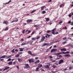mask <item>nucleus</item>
Here are the masks:
<instances>
[{
  "instance_id": "obj_1",
  "label": "nucleus",
  "mask_w": 73,
  "mask_h": 73,
  "mask_svg": "<svg viewBox=\"0 0 73 73\" xmlns=\"http://www.w3.org/2000/svg\"><path fill=\"white\" fill-rule=\"evenodd\" d=\"M62 53L63 54H66V52H62L57 53H56V55H57V56H59V57H62V56L61 55H59V54H62Z\"/></svg>"
},
{
  "instance_id": "obj_2",
  "label": "nucleus",
  "mask_w": 73,
  "mask_h": 73,
  "mask_svg": "<svg viewBox=\"0 0 73 73\" xmlns=\"http://www.w3.org/2000/svg\"><path fill=\"white\" fill-rule=\"evenodd\" d=\"M64 63V60L61 59L59 60V62H58V64L60 65L61 64Z\"/></svg>"
},
{
  "instance_id": "obj_3",
  "label": "nucleus",
  "mask_w": 73,
  "mask_h": 73,
  "mask_svg": "<svg viewBox=\"0 0 73 73\" xmlns=\"http://www.w3.org/2000/svg\"><path fill=\"white\" fill-rule=\"evenodd\" d=\"M56 29L55 28V29H53L51 31H52V32H51L52 34H53V35H55V32H54V31H56Z\"/></svg>"
},
{
  "instance_id": "obj_4",
  "label": "nucleus",
  "mask_w": 73,
  "mask_h": 73,
  "mask_svg": "<svg viewBox=\"0 0 73 73\" xmlns=\"http://www.w3.org/2000/svg\"><path fill=\"white\" fill-rule=\"evenodd\" d=\"M57 49L56 48H53L51 50V52L52 53L53 52H56L57 50Z\"/></svg>"
},
{
  "instance_id": "obj_5",
  "label": "nucleus",
  "mask_w": 73,
  "mask_h": 73,
  "mask_svg": "<svg viewBox=\"0 0 73 73\" xmlns=\"http://www.w3.org/2000/svg\"><path fill=\"white\" fill-rule=\"evenodd\" d=\"M25 66L24 67V68H26L27 69H28L29 68V66L28 64H25Z\"/></svg>"
},
{
  "instance_id": "obj_6",
  "label": "nucleus",
  "mask_w": 73,
  "mask_h": 73,
  "mask_svg": "<svg viewBox=\"0 0 73 73\" xmlns=\"http://www.w3.org/2000/svg\"><path fill=\"white\" fill-rule=\"evenodd\" d=\"M33 59H29V63H31V62H35V61L33 60Z\"/></svg>"
},
{
  "instance_id": "obj_7",
  "label": "nucleus",
  "mask_w": 73,
  "mask_h": 73,
  "mask_svg": "<svg viewBox=\"0 0 73 73\" xmlns=\"http://www.w3.org/2000/svg\"><path fill=\"white\" fill-rule=\"evenodd\" d=\"M27 23H31V22H32L33 21V20L32 19H28L26 21Z\"/></svg>"
},
{
  "instance_id": "obj_8",
  "label": "nucleus",
  "mask_w": 73,
  "mask_h": 73,
  "mask_svg": "<svg viewBox=\"0 0 73 73\" xmlns=\"http://www.w3.org/2000/svg\"><path fill=\"white\" fill-rule=\"evenodd\" d=\"M9 69V67L6 66V67H5V68L3 69V71H5V70H6Z\"/></svg>"
},
{
  "instance_id": "obj_9",
  "label": "nucleus",
  "mask_w": 73,
  "mask_h": 73,
  "mask_svg": "<svg viewBox=\"0 0 73 73\" xmlns=\"http://www.w3.org/2000/svg\"><path fill=\"white\" fill-rule=\"evenodd\" d=\"M45 38H45L44 36H43L41 39V42H42V41H44V40Z\"/></svg>"
},
{
  "instance_id": "obj_10",
  "label": "nucleus",
  "mask_w": 73,
  "mask_h": 73,
  "mask_svg": "<svg viewBox=\"0 0 73 73\" xmlns=\"http://www.w3.org/2000/svg\"><path fill=\"white\" fill-rule=\"evenodd\" d=\"M9 23L8 21H4L3 23V24H6V25H8V24Z\"/></svg>"
},
{
  "instance_id": "obj_11",
  "label": "nucleus",
  "mask_w": 73,
  "mask_h": 73,
  "mask_svg": "<svg viewBox=\"0 0 73 73\" xmlns=\"http://www.w3.org/2000/svg\"><path fill=\"white\" fill-rule=\"evenodd\" d=\"M61 51H66V49L65 48H62L60 49Z\"/></svg>"
},
{
  "instance_id": "obj_12",
  "label": "nucleus",
  "mask_w": 73,
  "mask_h": 73,
  "mask_svg": "<svg viewBox=\"0 0 73 73\" xmlns=\"http://www.w3.org/2000/svg\"><path fill=\"white\" fill-rule=\"evenodd\" d=\"M27 44H28V43L24 42L21 45V46H24V45H27Z\"/></svg>"
},
{
  "instance_id": "obj_13",
  "label": "nucleus",
  "mask_w": 73,
  "mask_h": 73,
  "mask_svg": "<svg viewBox=\"0 0 73 73\" xmlns=\"http://www.w3.org/2000/svg\"><path fill=\"white\" fill-rule=\"evenodd\" d=\"M38 26H39V25H34V27H36V29H38V28H37V27H38Z\"/></svg>"
},
{
  "instance_id": "obj_14",
  "label": "nucleus",
  "mask_w": 73,
  "mask_h": 73,
  "mask_svg": "<svg viewBox=\"0 0 73 73\" xmlns=\"http://www.w3.org/2000/svg\"><path fill=\"white\" fill-rule=\"evenodd\" d=\"M40 62V60H38L37 61H36L34 62V64H37L38 63H39Z\"/></svg>"
},
{
  "instance_id": "obj_15",
  "label": "nucleus",
  "mask_w": 73,
  "mask_h": 73,
  "mask_svg": "<svg viewBox=\"0 0 73 73\" xmlns=\"http://www.w3.org/2000/svg\"><path fill=\"white\" fill-rule=\"evenodd\" d=\"M18 61L19 62H22L23 61V59H20V58H19L18 59Z\"/></svg>"
},
{
  "instance_id": "obj_16",
  "label": "nucleus",
  "mask_w": 73,
  "mask_h": 73,
  "mask_svg": "<svg viewBox=\"0 0 73 73\" xmlns=\"http://www.w3.org/2000/svg\"><path fill=\"white\" fill-rule=\"evenodd\" d=\"M5 57H6V55H3V56H2L0 57V58H5Z\"/></svg>"
},
{
  "instance_id": "obj_17",
  "label": "nucleus",
  "mask_w": 73,
  "mask_h": 73,
  "mask_svg": "<svg viewBox=\"0 0 73 73\" xmlns=\"http://www.w3.org/2000/svg\"><path fill=\"white\" fill-rule=\"evenodd\" d=\"M70 54H67L64 56V57H70Z\"/></svg>"
},
{
  "instance_id": "obj_18",
  "label": "nucleus",
  "mask_w": 73,
  "mask_h": 73,
  "mask_svg": "<svg viewBox=\"0 0 73 73\" xmlns=\"http://www.w3.org/2000/svg\"><path fill=\"white\" fill-rule=\"evenodd\" d=\"M28 54H30V55H32V52H31V51H28Z\"/></svg>"
},
{
  "instance_id": "obj_19",
  "label": "nucleus",
  "mask_w": 73,
  "mask_h": 73,
  "mask_svg": "<svg viewBox=\"0 0 73 73\" xmlns=\"http://www.w3.org/2000/svg\"><path fill=\"white\" fill-rule=\"evenodd\" d=\"M38 66L40 68H41V67H42V65L41 64H39L38 65Z\"/></svg>"
},
{
  "instance_id": "obj_20",
  "label": "nucleus",
  "mask_w": 73,
  "mask_h": 73,
  "mask_svg": "<svg viewBox=\"0 0 73 73\" xmlns=\"http://www.w3.org/2000/svg\"><path fill=\"white\" fill-rule=\"evenodd\" d=\"M11 2V0H10L8 2L5 3V5H6L7 4H8Z\"/></svg>"
},
{
  "instance_id": "obj_21",
  "label": "nucleus",
  "mask_w": 73,
  "mask_h": 73,
  "mask_svg": "<svg viewBox=\"0 0 73 73\" xmlns=\"http://www.w3.org/2000/svg\"><path fill=\"white\" fill-rule=\"evenodd\" d=\"M19 49L20 52H22V51H23V49L24 48H19Z\"/></svg>"
},
{
  "instance_id": "obj_22",
  "label": "nucleus",
  "mask_w": 73,
  "mask_h": 73,
  "mask_svg": "<svg viewBox=\"0 0 73 73\" xmlns=\"http://www.w3.org/2000/svg\"><path fill=\"white\" fill-rule=\"evenodd\" d=\"M28 32L27 34H29L30 33H31V31H29V30H27L26 31V32Z\"/></svg>"
},
{
  "instance_id": "obj_23",
  "label": "nucleus",
  "mask_w": 73,
  "mask_h": 73,
  "mask_svg": "<svg viewBox=\"0 0 73 73\" xmlns=\"http://www.w3.org/2000/svg\"><path fill=\"white\" fill-rule=\"evenodd\" d=\"M12 57V55H10L6 57V59H8V58H11Z\"/></svg>"
},
{
  "instance_id": "obj_24",
  "label": "nucleus",
  "mask_w": 73,
  "mask_h": 73,
  "mask_svg": "<svg viewBox=\"0 0 73 73\" xmlns=\"http://www.w3.org/2000/svg\"><path fill=\"white\" fill-rule=\"evenodd\" d=\"M64 3L61 4L59 6L61 8L62 7H64Z\"/></svg>"
},
{
  "instance_id": "obj_25",
  "label": "nucleus",
  "mask_w": 73,
  "mask_h": 73,
  "mask_svg": "<svg viewBox=\"0 0 73 73\" xmlns=\"http://www.w3.org/2000/svg\"><path fill=\"white\" fill-rule=\"evenodd\" d=\"M45 20H46V21H49V18H45Z\"/></svg>"
},
{
  "instance_id": "obj_26",
  "label": "nucleus",
  "mask_w": 73,
  "mask_h": 73,
  "mask_svg": "<svg viewBox=\"0 0 73 73\" xmlns=\"http://www.w3.org/2000/svg\"><path fill=\"white\" fill-rule=\"evenodd\" d=\"M18 19L15 18V20H14V21L15 22H17V21H18Z\"/></svg>"
},
{
  "instance_id": "obj_27",
  "label": "nucleus",
  "mask_w": 73,
  "mask_h": 73,
  "mask_svg": "<svg viewBox=\"0 0 73 73\" xmlns=\"http://www.w3.org/2000/svg\"><path fill=\"white\" fill-rule=\"evenodd\" d=\"M45 7V6H42L41 7V10H44V8Z\"/></svg>"
},
{
  "instance_id": "obj_28",
  "label": "nucleus",
  "mask_w": 73,
  "mask_h": 73,
  "mask_svg": "<svg viewBox=\"0 0 73 73\" xmlns=\"http://www.w3.org/2000/svg\"><path fill=\"white\" fill-rule=\"evenodd\" d=\"M8 64L9 65H12V62H10L8 63Z\"/></svg>"
},
{
  "instance_id": "obj_29",
  "label": "nucleus",
  "mask_w": 73,
  "mask_h": 73,
  "mask_svg": "<svg viewBox=\"0 0 73 73\" xmlns=\"http://www.w3.org/2000/svg\"><path fill=\"white\" fill-rule=\"evenodd\" d=\"M49 68V66L48 65H46L45 66V68H46L47 69H48Z\"/></svg>"
},
{
  "instance_id": "obj_30",
  "label": "nucleus",
  "mask_w": 73,
  "mask_h": 73,
  "mask_svg": "<svg viewBox=\"0 0 73 73\" xmlns=\"http://www.w3.org/2000/svg\"><path fill=\"white\" fill-rule=\"evenodd\" d=\"M41 13L42 14H44V13H46V11H43Z\"/></svg>"
},
{
  "instance_id": "obj_31",
  "label": "nucleus",
  "mask_w": 73,
  "mask_h": 73,
  "mask_svg": "<svg viewBox=\"0 0 73 73\" xmlns=\"http://www.w3.org/2000/svg\"><path fill=\"white\" fill-rule=\"evenodd\" d=\"M36 10H33V11H32L31 13H34V12H36Z\"/></svg>"
},
{
  "instance_id": "obj_32",
  "label": "nucleus",
  "mask_w": 73,
  "mask_h": 73,
  "mask_svg": "<svg viewBox=\"0 0 73 73\" xmlns=\"http://www.w3.org/2000/svg\"><path fill=\"white\" fill-rule=\"evenodd\" d=\"M32 39L33 40V41H36V38H32Z\"/></svg>"
},
{
  "instance_id": "obj_33",
  "label": "nucleus",
  "mask_w": 73,
  "mask_h": 73,
  "mask_svg": "<svg viewBox=\"0 0 73 73\" xmlns=\"http://www.w3.org/2000/svg\"><path fill=\"white\" fill-rule=\"evenodd\" d=\"M40 69L38 67H37L36 68V69L35 70L36 71H39V70H38V69Z\"/></svg>"
},
{
  "instance_id": "obj_34",
  "label": "nucleus",
  "mask_w": 73,
  "mask_h": 73,
  "mask_svg": "<svg viewBox=\"0 0 73 73\" xmlns=\"http://www.w3.org/2000/svg\"><path fill=\"white\" fill-rule=\"evenodd\" d=\"M33 42V41L32 40H31L29 42L30 44H32V42Z\"/></svg>"
},
{
  "instance_id": "obj_35",
  "label": "nucleus",
  "mask_w": 73,
  "mask_h": 73,
  "mask_svg": "<svg viewBox=\"0 0 73 73\" xmlns=\"http://www.w3.org/2000/svg\"><path fill=\"white\" fill-rule=\"evenodd\" d=\"M35 33H36V32H35V31H33L31 34V36H32V35H33V34H34Z\"/></svg>"
},
{
  "instance_id": "obj_36",
  "label": "nucleus",
  "mask_w": 73,
  "mask_h": 73,
  "mask_svg": "<svg viewBox=\"0 0 73 73\" xmlns=\"http://www.w3.org/2000/svg\"><path fill=\"white\" fill-rule=\"evenodd\" d=\"M31 56H37V54H32Z\"/></svg>"
},
{
  "instance_id": "obj_37",
  "label": "nucleus",
  "mask_w": 73,
  "mask_h": 73,
  "mask_svg": "<svg viewBox=\"0 0 73 73\" xmlns=\"http://www.w3.org/2000/svg\"><path fill=\"white\" fill-rule=\"evenodd\" d=\"M9 29V28L8 27H7L5 29H4V31H8V30Z\"/></svg>"
},
{
  "instance_id": "obj_38",
  "label": "nucleus",
  "mask_w": 73,
  "mask_h": 73,
  "mask_svg": "<svg viewBox=\"0 0 73 73\" xmlns=\"http://www.w3.org/2000/svg\"><path fill=\"white\" fill-rule=\"evenodd\" d=\"M45 45H48V43H45L43 45V46H45Z\"/></svg>"
},
{
  "instance_id": "obj_39",
  "label": "nucleus",
  "mask_w": 73,
  "mask_h": 73,
  "mask_svg": "<svg viewBox=\"0 0 73 73\" xmlns=\"http://www.w3.org/2000/svg\"><path fill=\"white\" fill-rule=\"evenodd\" d=\"M52 68H56V66L53 65L52 66Z\"/></svg>"
},
{
  "instance_id": "obj_40",
  "label": "nucleus",
  "mask_w": 73,
  "mask_h": 73,
  "mask_svg": "<svg viewBox=\"0 0 73 73\" xmlns=\"http://www.w3.org/2000/svg\"><path fill=\"white\" fill-rule=\"evenodd\" d=\"M66 43H67V42L66 41H65L62 42V44H66Z\"/></svg>"
},
{
  "instance_id": "obj_41",
  "label": "nucleus",
  "mask_w": 73,
  "mask_h": 73,
  "mask_svg": "<svg viewBox=\"0 0 73 73\" xmlns=\"http://www.w3.org/2000/svg\"><path fill=\"white\" fill-rule=\"evenodd\" d=\"M11 60H12V59L9 58L8 59V60H7V61H11Z\"/></svg>"
},
{
  "instance_id": "obj_42",
  "label": "nucleus",
  "mask_w": 73,
  "mask_h": 73,
  "mask_svg": "<svg viewBox=\"0 0 73 73\" xmlns=\"http://www.w3.org/2000/svg\"><path fill=\"white\" fill-rule=\"evenodd\" d=\"M16 61H15V62H13V65H16Z\"/></svg>"
},
{
  "instance_id": "obj_43",
  "label": "nucleus",
  "mask_w": 73,
  "mask_h": 73,
  "mask_svg": "<svg viewBox=\"0 0 73 73\" xmlns=\"http://www.w3.org/2000/svg\"><path fill=\"white\" fill-rule=\"evenodd\" d=\"M40 38V36H37V37H36V39L37 40H38V39H39Z\"/></svg>"
},
{
  "instance_id": "obj_44",
  "label": "nucleus",
  "mask_w": 73,
  "mask_h": 73,
  "mask_svg": "<svg viewBox=\"0 0 73 73\" xmlns=\"http://www.w3.org/2000/svg\"><path fill=\"white\" fill-rule=\"evenodd\" d=\"M11 52H12V53H15V49H13L12 50Z\"/></svg>"
},
{
  "instance_id": "obj_45",
  "label": "nucleus",
  "mask_w": 73,
  "mask_h": 73,
  "mask_svg": "<svg viewBox=\"0 0 73 73\" xmlns=\"http://www.w3.org/2000/svg\"><path fill=\"white\" fill-rule=\"evenodd\" d=\"M66 37H65L63 38V40H66Z\"/></svg>"
},
{
  "instance_id": "obj_46",
  "label": "nucleus",
  "mask_w": 73,
  "mask_h": 73,
  "mask_svg": "<svg viewBox=\"0 0 73 73\" xmlns=\"http://www.w3.org/2000/svg\"><path fill=\"white\" fill-rule=\"evenodd\" d=\"M68 16H69V17H71V16H72V15L71 14V13H70V14L68 15Z\"/></svg>"
},
{
  "instance_id": "obj_47",
  "label": "nucleus",
  "mask_w": 73,
  "mask_h": 73,
  "mask_svg": "<svg viewBox=\"0 0 73 73\" xmlns=\"http://www.w3.org/2000/svg\"><path fill=\"white\" fill-rule=\"evenodd\" d=\"M25 30H24L22 31V33L23 34H24V33H25Z\"/></svg>"
},
{
  "instance_id": "obj_48",
  "label": "nucleus",
  "mask_w": 73,
  "mask_h": 73,
  "mask_svg": "<svg viewBox=\"0 0 73 73\" xmlns=\"http://www.w3.org/2000/svg\"><path fill=\"white\" fill-rule=\"evenodd\" d=\"M49 48H48L47 49V50L46 51V52H48L49 51Z\"/></svg>"
},
{
  "instance_id": "obj_49",
  "label": "nucleus",
  "mask_w": 73,
  "mask_h": 73,
  "mask_svg": "<svg viewBox=\"0 0 73 73\" xmlns=\"http://www.w3.org/2000/svg\"><path fill=\"white\" fill-rule=\"evenodd\" d=\"M19 54H18L17 55H16L15 57H19Z\"/></svg>"
},
{
  "instance_id": "obj_50",
  "label": "nucleus",
  "mask_w": 73,
  "mask_h": 73,
  "mask_svg": "<svg viewBox=\"0 0 73 73\" xmlns=\"http://www.w3.org/2000/svg\"><path fill=\"white\" fill-rule=\"evenodd\" d=\"M63 22L62 21H61L60 22H59V24H61Z\"/></svg>"
},
{
  "instance_id": "obj_51",
  "label": "nucleus",
  "mask_w": 73,
  "mask_h": 73,
  "mask_svg": "<svg viewBox=\"0 0 73 73\" xmlns=\"http://www.w3.org/2000/svg\"><path fill=\"white\" fill-rule=\"evenodd\" d=\"M68 38V39H70V40L71 41H73V39H72L71 38Z\"/></svg>"
},
{
  "instance_id": "obj_52",
  "label": "nucleus",
  "mask_w": 73,
  "mask_h": 73,
  "mask_svg": "<svg viewBox=\"0 0 73 73\" xmlns=\"http://www.w3.org/2000/svg\"><path fill=\"white\" fill-rule=\"evenodd\" d=\"M70 25H73V21L71 22Z\"/></svg>"
},
{
  "instance_id": "obj_53",
  "label": "nucleus",
  "mask_w": 73,
  "mask_h": 73,
  "mask_svg": "<svg viewBox=\"0 0 73 73\" xmlns=\"http://www.w3.org/2000/svg\"><path fill=\"white\" fill-rule=\"evenodd\" d=\"M49 57L50 58H53V57L52 56H49Z\"/></svg>"
},
{
  "instance_id": "obj_54",
  "label": "nucleus",
  "mask_w": 73,
  "mask_h": 73,
  "mask_svg": "<svg viewBox=\"0 0 73 73\" xmlns=\"http://www.w3.org/2000/svg\"><path fill=\"white\" fill-rule=\"evenodd\" d=\"M70 23H71V21H68V24H70Z\"/></svg>"
},
{
  "instance_id": "obj_55",
  "label": "nucleus",
  "mask_w": 73,
  "mask_h": 73,
  "mask_svg": "<svg viewBox=\"0 0 73 73\" xmlns=\"http://www.w3.org/2000/svg\"><path fill=\"white\" fill-rule=\"evenodd\" d=\"M58 32H56L55 33V34L57 35V34H58Z\"/></svg>"
},
{
  "instance_id": "obj_56",
  "label": "nucleus",
  "mask_w": 73,
  "mask_h": 73,
  "mask_svg": "<svg viewBox=\"0 0 73 73\" xmlns=\"http://www.w3.org/2000/svg\"><path fill=\"white\" fill-rule=\"evenodd\" d=\"M56 60H52L51 61L52 62H56Z\"/></svg>"
},
{
  "instance_id": "obj_57",
  "label": "nucleus",
  "mask_w": 73,
  "mask_h": 73,
  "mask_svg": "<svg viewBox=\"0 0 73 73\" xmlns=\"http://www.w3.org/2000/svg\"><path fill=\"white\" fill-rule=\"evenodd\" d=\"M51 32V31L48 30L47 31V32L48 33H49V32Z\"/></svg>"
},
{
  "instance_id": "obj_58",
  "label": "nucleus",
  "mask_w": 73,
  "mask_h": 73,
  "mask_svg": "<svg viewBox=\"0 0 73 73\" xmlns=\"http://www.w3.org/2000/svg\"><path fill=\"white\" fill-rule=\"evenodd\" d=\"M72 69V67H70L69 68V69L70 70V69Z\"/></svg>"
},
{
  "instance_id": "obj_59",
  "label": "nucleus",
  "mask_w": 73,
  "mask_h": 73,
  "mask_svg": "<svg viewBox=\"0 0 73 73\" xmlns=\"http://www.w3.org/2000/svg\"><path fill=\"white\" fill-rule=\"evenodd\" d=\"M46 36H48V37H50V35H49L48 34H46Z\"/></svg>"
},
{
  "instance_id": "obj_60",
  "label": "nucleus",
  "mask_w": 73,
  "mask_h": 73,
  "mask_svg": "<svg viewBox=\"0 0 73 73\" xmlns=\"http://www.w3.org/2000/svg\"><path fill=\"white\" fill-rule=\"evenodd\" d=\"M38 58V57H36L35 58V60H37Z\"/></svg>"
},
{
  "instance_id": "obj_61",
  "label": "nucleus",
  "mask_w": 73,
  "mask_h": 73,
  "mask_svg": "<svg viewBox=\"0 0 73 73\" xmlns=\"http://www.w3.org/2000/svg\"><path fill=\"white\" fill-rule=\"evenodd\" d=\"M0 60H1V61H4V59H0Z\"/></svg>"
},
{
  "instance_id": "obj_62",
  "label": "nucleus",
  "mask_w": 73,
  "mask_h": 73,
  "mask_svg": "<svg viewBox=\"0 0 73 73\" xmlns=\"http://www.w3.org/2000/svg\"><path fill=\"white\" fill-rule=\"evenodd\" d=\"M52 73H56V71H55L53 72V71H52Z\"/></svg>"
},
{
  "instance_id": "obj_63",
  "label": "nucleus",
  "mask_w": 73,
  "mask_h": 73,
  "mask_svg": "<svg viewBox=\"0 0 73 73\" xmlns=\"http://www.w3.org/2000/svg\"><path fill=\"white\" fill-rule=\"evenodd\" d=\"M48 3H49L50 2H52V0H49L48 1Z\"/></svg>"
},
{
  "instance_id": "obj_64",
  "label": "nucleus",
  "mask_w": 73,
  "mask_h": 73,
  "mask_svg": "<svg viewBox=\"0 0 73 73\" xmlns=\"http://www.w3.org/2000/svg\"><path fill=\"white\" fill-rule=\"evenodd\" d=\"M64 29H67V27H66L65 26V27H64Z\"/></svg>"
}]
</instances>
